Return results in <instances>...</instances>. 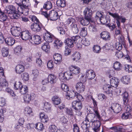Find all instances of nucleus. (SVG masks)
I'll list each match as a JSON object with an SVG mask.
<instances>
[{"mask_svg":"<svg viewBox=\"0 0 132 132\" xmlns=\"http://www.w3.org/2000/svg\"><path fill=\"white\" fill-rule=\"evenodd\" d=\"M116 55L118 58H121L123 56L122 52L120 51H117L116 52Z\"/></svg>","mask_w":132,"mask_h":132,"instance_id":"obj_55","label":"nucleus"},{"mask_svg":"<svg viewBox=\"0 0 132 132\" xmlns=\"http://www.w3.org/2000/svg\"><path fill=\"white\" fill-rule=\"evenodd\" d=\"M80 54L78 52L74 53L72 55V59L73 61H77L80 59Z\"/></svg>","mask_w":132,"mask_h":132,"instance_id":"obj_30","label":"nucleus"},{"mask_svg":"<svg viewBox=\"0 0 132 132\" xmlns=\"http://www.w3.org/2000/svg\"><path fill=\"white\" fill-rule=\"evenodd\" d=\"M86 76L88 79H94L95 76V72L92 70H88L86 71Z\"/></svg>","mask_w":132,"mask_h":132,"instance_id":"obj_18","label":"nucleus"},{"mask_svg":"<svg viewBox=\"0 0 132 132\" xmlns=\"http://www.w3.org/2000/svg\"><path fill=\"white\" fill-rule=\"evenodd\" d=\"M89 29L92 32H95L96 31V28L93 25H90L89 27Z\"/></svg>","mask_w":132,"mask_h":132,"instance_id":"obj_64","label":"nucleus"},{"mask_svg":"<svg viewBox=\"0 0 132 132\" xmlns=\"http://www.w3.org/2000/svg\"><path fill=\"white\" fill-rule=\"evenodd\" d=\"M5 12L9 15L10 18L12 19H18L19 17L18 11L16 10L15 7L12 5H8L5 8Z\"/></svg>","mask_w":132,"mask_h":132,"instance_id":"obj_1","label":"nucleus"},{"mask_svg":"<svg viewBox=\"0 0 132 132\" xmlns=\"http://www.w3.org/2000/svg\"><path fill=\"white\" fill-rule=\"evenodd\" d=\"M119 80L117 78H112L110 80V83L111 86L116 87L117 86Z\"/></svg>","mask_w":132,"mask_h":132,"instance_id":"obj_25","label":"nucleus"},{"mask_svg":"<svg viewBox=\"0 0 132 132\" xmlns=\"http://www.w3.org/2000/svg\"><path fill=\"white\" fill-rule=\"evenodd\" d=\"M71 52L70 49L68 48L67 47H65L64 51V53L65 55H68L70 54Z\"/></svg>","mask_w":132,"mask_h":132,"instance_id":"obj_58","label":"nucleus"},{"mask_svg":"<svg viewBox=\"0 0 132 132\" xmlns=\"http://www.w3.org/2000/svg\"><path fill=\"white\" fill-rule=\"evenodd\" d=\"M101 120H96L93 122L92 124L93 127V129L95 132H98L100 130V127L101 125L100 121Z\"/></svg>","mask_w":132,"mask_h":132,"instance_id":"obj_13","label":"nucleus"},{"mask_svg":"<svg viewBox=\"0 0 132 132\" xmlns=\"http://www.w3.org/2000/svg\"><path fill=\"white\" fill-rule=\"evenodd\" d=\"M72 108L75 110L77 113H78L77 114L78 115H81L82 113L80 112V110L82 108L81 102L75 101L72 102Z\"/></svg>","mask_w":132,"mask_h":132,"instance_id":"obj_4","label":"nucleus"},{"mask_svg":"<svg viewBox=\"0 0 132 132\" xmlns=\"http://www.w3.org/2000/svg\"><path fill=\"white\" fill-rule=\"evenodd\" d=\"M93 50L94 52L98 53L100 52L101 49L100 46L95 45L93 47Z\"/></svg>","mask_w":132,"mask_h":132,"instance_id":"obj_54","label":"nucleus"},{"mask_svg":"<svg viewBox=\"0 0 132 132\" xmlns=\"http://www.w3.org/2000/svg\"><path fill=\"white\" fill-rule=\"evenodd\" d=\"M20 36L22 40H25L30 39L31 37V34L28 30L22 31L21 33Z\"/></svg>","mask_w":132,"mask_h":132,"instance_id":"obj_8","label":"nucleus"},{"mask_svg":"<svg viewBox=\"0 0 132 132\" xmlns=\"http://www.w3.org/2000/svg\"><path fill=\"white\" fill-rule=\"evenodd\" d=\"M19 5L20 6V9H21V7H28L29 5V3L26 2V0H23L22 2V3H20L19 4Z\"/></svg>","mask_w":132,"mask_h":132,"instance_id":"obj_32","label":"nucleus"},{"mask_svg":"<svg viewBox=\"0 0 132 132\" xmlns=\"http://www.w3.org/2000/svg\"><path fill=\"white\" fill-rule=\"evenodd\" d=\"M57 129V127L55 125H51L49 127L48 130L50 132H55Z\"/></svg>","mask_w":132,"mask_h":132,"instance_id":"obj_53","label":"nucleus"},{"mask_svg":"<svg viewBox=\"0 0 132 132\" xmlns=\"http://www.w3.org/2000/svg\"><path fill=\"white\" fill-rule=\"evenodd\" d=\"M54 38L53 35L50 33L49 32L47 31V33H45L44 35V39L47 42L50 43L52 42Z\"/></svg>","mask_w":132,"mask_h":132,"instance_id":"obj_11","label":"nucleus"},{"mask_svg":"<svg viewBox=\"0 0 132 132\" xmlns=\"http://www.w3.org/2000/svg\"><path fill=\"white\" fill-rule=\"evenodd\" d=\"M131 115L129 112H126L122 115V118L124 119H127L130 118L131 117Z\"/></svg>","mask_w":132,"mask_h":132,"instance_id":"obj_52","label":"nucleus"},{"mask_svg":"<svg viewBox=\"0 0 132 132\" xmlns=\"http://www.w3.org/2000/svg\"><path fill=\"white\" fill-rule=\"evenodd\" d=\"M116 48L118 51L121 50L122 48V45L121 43H117L115 45Z\"/></svg>","mask_w":132,"mask_h":132,"instance_id":"obj_62","label":"nucleus"},{"mask_svg":"<svg viewBox=\"0 0 132 132\" xmlns=\"http://www.w3.org/2000/svg\"><path fill=\"white\" fill-rule=\"evenodd\" d=\"M49 17L51 20L55 21L58 19L59 16L57 13L56 11L53 10L50 12Z\"/></svg>","mask_w":132,"mask_h":132,"instance_id":"obj_12","label":"nucleus"},{"mask_svg":"<svg viewBox=\"0 0 132 132\" xmlns=\"http://www.w3.org/2000/svg\"><path fill=\"white\" fill-rule=\"evenodd\" d=\"M108 13L113 18L115 19L116 20H121V22L123 23L125 22L126 20V19L125 17L121 16H119L118 13H113L109 12H108Z\"/></svg>","mask_w":132,"mask_h":132,"instance_id":"obj_7","label":"nucleus"},{"mask_svg":"<svg viewBox=\"0 0 132 132\" xmlns=\"http://www.w3.org/2000/svg\"><path fill=\"white\" fill-rule=\"evenodd\" d=\"M44 105L43 108V110L46 112H50L51 110V105L47 102L44 103Z\"/></svg>","mask_w":132,"mask_h":132,"instance_id":"obj_31","label":"nucleus"},{"mask_svg":"<svg viewBox=\"0 0 132 132\" xmlns=\"http://www.w3.org/2000/svg\"><path fill=\"white\" fill-rule=\"evenodd\" d=\"M30 42L32 43L38 44L41 42L40 37L38 35L33 36L30 39Z\"/></svg>","mask_w":132,"mask_h":132,"instance_id":"obj_10","label":"nucleus"},{"mask_svg":"<svg viewBox=\"0 0 132 132\" xmlns=\"http://www.w3.org/2000/svg\"><path fill=\"white\" fill-rule=\"evenodd\" d=\"M35 126V128L40 131L42 130L44 128L43 124L40 122L36 123Z\"/></svg>","mask_w":132,"mask_h":132,"instance_id":"obj_43","label":"nucleus"},{"mask_svg":"<svg viewBox=\"0 0 132 132\" xmlns=\"http://www.w3.org/2000/svg\"><path fill=\"white\" fill-rule=\"evenodd\" d=\"M99 20L103 24L106 23L108 22L107 19L106 17H104V16H102Z\"/></svg>","mask_w":132,"mask_h":132,"instance_id":"obj_57","label":"nucleus"},{"mask_svg":"<svg viewBox=\"0 0 132 132\" xmlns=\"http://www.w3.org/2000/svg\"><path fill=\"white\" fill-rule=\"evenodd\" d=\"M71 27L72 30L74 33L75 34H77L79 30L78 26L76 24L72 25Z\"/></svg>","mask_w":132,"mask_h":132,"instance_id":"obj_39","label":"nucleus"},{"mask_svg":"<svg viewBox=\"0 0 132 132\" xmlns=\"http://www.w3.org/2000/svg\"><path fill=\"white\" fill-rule=\"evenodd\" d=\"M15 71L18 74H20L24 70V67L20 64L18 65L16 67Z\"/></svg>","mask_w":132,"mask_h":132,"instance_id":"obj_26","label":"nucleus"},{"mask_svg":"<svg viewBox=\"0 0 132 132\" xmlns=\"http://www.w3.org/2000/svg\"><path fill=\"white\" fill-rule=\"evenodd\" d=\"M59 79L62 81L64 82L72 78V74L70 70L64 73L60 72L59 75Z\"/></svg>","mask_w":132,"mask_h":132,"instance_id":"obj_3","label":"nucleus"},{"mask_svg":"<svg viewBox=\"0 0 132 132\" xmlns=\"http://www.w3.org/2000/svg\"><path fill=\"white\" fill-rule=\"evenodd\" d=\"M98 98L100 100H103L106 99V97L104 94H98Z\"/></svg>","mask_w":132,"mask_h":132,"instance_id":"obj_60","label":"nucleus"},{"mask_svg":"<svg viewBox=\"0 0 132 132\" xmlns=\"http://www.w3.org/2000/svg\"><path fill=\"white\" fill-rule=\"evenodd\" d=\"M49 82L52 84L55 83L57 81L56 77L54 75H50L48 77Z\"/></svg>","mask_w":132,"mask_h":132,"instance_id":"obj_27","label":"nucleus"},{"mask_svg":"<svg viewBox=\"0 0 132 132\" xmlns=\"http://www.w3.org/2000/svg\"><path fill=\"white\" fill-rule=\"evenodd\" d=\"M47 67L49 69H52L53 67V62L52 60L49 61L47 63Z\"/></svg>","mask_w":132,"mask_h":132,"instance_id":"obj_63","label":"nucleus"},{"mask_svg":"<svg viewBox=\"0 0 132 132\" xmlns=\"http://www.w3.org/2000/svg\"><path fill=\"white\" fill-rule=\"evenodd\" d=\"M42 49L44 51L48 52L50 51V46L48 43H44L42 47Z\"/></svg>","mask_w":132,"mask_h":132,"instance_id":"obj_37","label":"nucleus"},{"mask_svg":"<svg viewBox=\"0 0 132 132\" xmlns=\"http://www.w3.org/2000/svg\"><path fill=\"white\" fill-rule=\"evenodd\" d=\"M81 41V43L83 45L86 46H87L89 45L90 44V42L88 39L84 38L81 40L80 41Z\"/></svg>","mask_w":132,"mask_h":132,"instance_id":"obj_51","label":"nucleus"},{"mask_svg":"<svg viewBox=\"0 0 132 132\" xmlns=\"http://www.w3.org/2000/svg\"><path fill=\"white\" fill-rule=\"evenodd\" d=\"M76 87L77 91L80 93L83 92L85 89V85L81 82H77L76 85Z\"/></svg>","mask_w":132,"mask_h":132,"instance_id":"obj_15","label":"nucleus"},{"mask_svg":"<svg viewBox=\"0 0 132 132\" xmlns=\"http://www.w3.org/2000/svg\"><path fill=\"white\" fill-rule=\"evenodd\" d=\"M56 4L59 6L64 7L65 5V2L64 0H57Z\"/></svg>","mask_w":132,"mask_h":132,"instance_id":"obj_42","label":"nucleus"},{"mask_svg":"<svg viewBox=\"0 0 132 132\" xmlns=\"http://www.w3.org/2000/svg\"><path fill=\"white\" fill-rule=\"evenodd\" d=\"M54 43L55 47L59 48L62 46V42L61 40L56 39L55 40Z\"/></svg>","mask_w":132,"mask_h":132,"instance_id":"obj_45","label":"nucleus"},{"mask_svg":"<svg viewBox=\"0 0 132 132\" xmlns=\"http://www.w3.org/2000/svg\"><path fill=\"white\" fill-rule=\"evenodd\" d=\"M78 21L80 22L81 24L84 26L88 25L90 21L92 22H93V20L85 18V17L84 18H79V19Z\"/></svg>","mask_w":132,"mask_h":132,"instance_id":"obj_20","label":"nucleus"},{"mask_svg":"<svg viewBox=\"0 0 132 132\" xmlns=\"http://www.w3.org/2000/svg\"><path fill=\"white\" fill-rule=\"evenodd\" d=\"M22 49V47L20 46H17L15 48L14 52L15 54L19 55L20 54L21 51Z\"/></svg>","mask_w":132,"mask_h":132,"instance_id":"obj_49","label":"nucleus"},{"mask_svg":"<svg viewBox=\"0 0 132 132\" xmlns=\"http://www.w3.org/2000/svg\"><path fill=\"white\" fill-rule=\"evenodd\" d=\"M81 40V38L79 36H73L71 38H68L65 40V42L69 47H73L74 44L78 43Z\"/></svg>","mask_w":132,"mask_h":132,"instance_id":"obj_2","label":"nucleus"},{"mask_svg":"<svg viewBox=\"0 0 132 132\" xmlns=\"http://www.w3.org/2000/svg\"><path fill=\"white\" fill-rule=\"evenodd\" d=\"M84 13L85 18L93 20L92 18V13L91 10L89 9L86 8L84 11Z\"/></svg>","mask_w":132,"mask_h":132,"instance_id":"obj_19","label":"nucleus"},{"mask_svg":"<svg viewBox=\"0 0 132 132\" xmlns=\"http://www.w3.org/2000/svg\"><path fill=\"white\" fill-rule=\"evenodd\" d=\"M128 93L127 92H124L123 94V104L125 105H126L129 101V100L128 99Z\"/></svg>","mask_w":132,"mask_h":132,"instance_id":"obj_36","label":"nucleus"},{"mask_svg":"<svg viewBox=\"0 0 132 132\" xmlns=\"http://www.w3.org/2000/svg\"><path fill=\"white\" fill-rule=\"evenodd\" d=\"M42 27V24L40 22L36 23H32L30 26L31 29L35 32H37L40 31Z\"/></svg>","mask_w":132,"mask_h":132,"instance_id":"obj_5","label":"nucleus"},{"mask_svg":"<svg viewBox=\"0 0 132 132\" xmlns=\"http://www.w3.org/2000/svg\"><path fill=\"white\" fill-rule=\"evenodd\" d=\"M76 97L79 101V102H80L81 101H83L84 100V99L83 97L80 94L76 93Z\"/></svg>","mask_w":132,"mask_h":132,"instance_id":"obj_59","label":"nucleus"},{"mask_svg":"<svg viewBox=\"0 0 132 132\" xmlns=\"http://www.w3.org/2000/svg\"><path fill=\"white\" fill-rule=\"evenodd\" d=\"M76 93L73 91H68L66 93V98L68 100H70L76 96L77 94Z\"/></svg>","mask_w":132,"mask_h":132,"instance_id":"obj_22","label":"nucleus"},{"mask_svg":"<svg viewBox=\"0 0 132 132\" xmlns=\"http://www.w3.org/2000/svg\"><path fill=\"white\" fill-rule=\"evenodd\" d=\"M0 85L3 87H5L8 85V84L6 80L3 78L0 80Z\"/></svg>","mask_w":132,"mask_h":132,"instance_id":"obj_48","label":"nucleus"},{"mask_svg":"<svg viewBox=\"0 0 132 132\" xmlns=\"http://www.w3.org/2000/svg\"><path fill=\"white\" fill-rule=\"evenodd\" d=\"M11 32L12 35L16 38L19 37L21 35V28L19 27L16 26L11 28Z\"/></svg>","mask_w":132,"mask_h":132,"instance_id":"obj_6","label":"nucleus"},{"mask_svg":"<svg viewBox=\"0 0 132 132\" xmlns=\"http://www.w3.org/2000/svg\"><path fill=\"white\" fill-rule=\"evenodd\" d=\"M69 70L72 74L77 75L80 72V68L75 66L71 65L70 67Z\"/></svg>","mask_w":132,"mask_h":132,"instance_id":"obj_21","label":"nucleus"},{"mask_svg":"<svg viewBox=\"0 0 132 132\" xmlns=\"http://www.w3.org/2000/svg\"><path fill=\"white\" fill-rule=\"evenodd\" d=\"M6 103L5 100L3 97L0 98V106H3Z\"/></svg>","mask_w":132,"mask_h":132,"instance_id":"obj_61","label":"nucleus"},{"mask_svg":"<svg viewBox=\"0 0 132 132\" xmlns=\"http://www.w3.org/2000/svg\"><path fill=\"white\" fill-rule=\"evenodd\" d=\"M22 86V83L20 82H16L14 85V88L16 90H20Z\"/></svg>","mask_w":132,"mask_h":132,"instance_id":"obj_47","label":"nucleus"},{"mask_svg":"<svg viewBox=\"0 0 132 132\" xmlns=\"http://www.w3.org/2000/svg\"><path fill=\"white\" fill-rule=\"evenodd\" d=\"M61 87L62 89L66 93L69 90V88L68 86L65 84H62Z\"/></svg>","mask_w":132,"mask_h":132,"instance_id":"obj_56","label":"nucleus"},{"mask_svg":"<svg viewBox=\"0 0 132 132\" xmlns=\"http://www.w3.org/2000/svg\"><path fill=\"white\" fill-rule=\"evenodd\" d=\"M86 120H85V121H84L81 124V126L83 129H85L87 130V128L90 127V125L89 123H88L87 122H86Z\"/></svg>","mask_w":132,"mask_h":132,"instance_id":"obj_35","label":"nucleus"},{"mask_svg":"<svg viewBox=\"0 0 132 132\" xmlns=\"http://www.w3.org/2000/svg\"><path fill=\"white\" fill-rule=\"evenodd\" d=\"M104 12L102 11H97L96 13L95 18L96 19L99 20L102 16H104Z\"/></svg>","mask_w":132,"mask_h":132,"instance_id":"obj_38","label":"nucleus"},{"mask_svg":"<svg viewBox=\"0 0 132 132\" xmlns=\"http://www.w3.org/2000/svg\"><path fill=\"white\" fill-rule=\"evenodd\" d=\"M22 80L24 81H27L29 79V76L28 73L25 72L21 75Z\"/></svg>","mask_w":132,"mask_h":132,"instance_id":"obj_41","label":"nucleus"},{"mask_svg":"<svg viewBox=\"0 0 132 132\" xmlns=\"http://www.w3.org/2000/svg\"><path fill=\"white\" fill-rule=\"evenodd\" d=\"M130 80L129 76L126 75L123 76L121 79V81L126 84H128Z\"/></svg>","mask_w":132,"mask_h":132,"instance_id":"obj_33","label":"nucleus"},{"mask_svg":"<svg viewBox=\"0 0 132 132\" xmlns=\"http://www.w3.org/2000/svg\"><path fill=\"white\" fill-rule=\"evenodd\" d=\"M55 60L54 63L56 64L60 63L62 61V56L58 53L55 54L53 55Z\"/></svg>","mask_w":132,"mask_h":132,"instance_id":"obj_23","label":"nucleus"},{"mask_svg":"<svg viewBox=\"0 0 132 132\" xmlns=\"http://www.w3.org/2000/svg\"><path fill=\"white\" fill-rule=\"evenodd\" d=\"M21 9H20V7L18 8V12L24 15H27L28 14L29 10L28 7L26 8L25 7H21Z\"/></svg>","mask_w":132,"mask_h":132,"instance_id":"obj_28","label":"nucleus"},{"mask_svg":"<svg viewBox=\"0 0 132 132\" xmlns=\"http://www.w3.org/2000/svg\"><path fill=\"white\" fill-rule=\"evenodd\" d=\"M87 28H81V31L80 33V35L82 37H85L87 34Z\"/></svg>","mask_w":132,"mask_h":132,"instance_id":"obj_50","label":"nucleus"},{"mask_svg":"<svg viewBox=\"0 0 132 132\" xmlns=\"http://www.w3.org/2000/svg\"><path fill=\"white\" fill-rule=\"evenodd\" d=\"M95 117L96 115L95 114H88L87 115L85 120H86V121H87V122L88 123H89V122L93 123L95 121Z\"/></svg>","mask_w":132,"mask_h":132,"instance_id":"obj_16","label":"nucleus"},{"mask_svg":"<svg viewBox=\"0 0 132 132\" xmlns=\"http://www.w3.org/2000/svg\"><path fill=\"white\" fill-rule=\"evenodd\" d=\"M121 64L118 62H115L114 65V67L115 70L119 71L121 69Z\"/></svg>","mask_w":132,"mask_h":132,"instance_id":"obj_46","label":"nucleus"},{"mask_svg":"<svg viewBox=\"0 0 132 132\" xmlns=\"http://www.w3.org/2000/svg\"><path fill=\"white\" fill-rule=\"evenodd\" d=\"M110 109L113 111L114 112L116 113H119L122 110L121 105L117 103L113 104L110 107Z\"/></svg>","mask_w":132,"mask_h":132,"instance_id":"obj_9","label":"nucleus"},{"mask_svg":"<svg viewBox=\"0 0 132 132\" xmlns=\"http://www.w3.org/2000/svg\"><path fill=\"white\" fill-rule=\"evenodd\" d=\"M15 40L13 38L8 37L6 38L5 42L9 46H12L15 43Z\"/></svg>","mask_w":132,"mask_h":132,"instance_id":"obj_24","label":"nucleus"},{"mask_svg":"<svg viewBox=\"0 0 132 132\" xmlns=\"http://www.w3.org/2000/svg\"><path fill=\"white\" fill-rule=\"evenodd\" d=\"M52 3L50 1L46 3L44 6V8L46 10H50L52 7Z\"/></svg>","mask_w":132,"mask_h":132,"instance_id":"obj_44","label":"nucleus"},{"mask_svg":"<svg viewBox=\"0 0 132 132\" xmlns=\"http://www.w3.org/2000/svg\"><path fill=\"white\" fill-rule=\"evenodd\" d=\"M34 95L33 94H25L23 97L25 102L26 103H29L31 100L33 99Z\"/></svg>","mask_w":132,"mask_h":132,"instance_id":"obj_17","label":"nucleus"},{"mask_svg":"<svg viewBox=\"0 0 132 132\" xmlns=\"http://www.w3.org/2000/svg\"><path fill=\"white\" fill-rule=\"evenodd\" d=\"M20 90L21 94H25L28 91V87L26 86H22Z\"/></svg>","mask_w":132,"mask_h":132,"instance_id":"obj_40","label":"nucleus"},{"mask_svg":"<svg viewBox=\"0 0 132 132\" xmlns=\"http://www.w3.org/2000/svg\"><path fill=\"white\" fill-rule=\"evenodd\" d=\"M9 49L8 48L4 47L2 49V55L3 57H7L9 53Z\"/></svg>","mask_w":132,"mask_h":132,"instance_id":"obj_34","label":"nucleus"},{"mask_svg":"<svg viewBox=\"0 0 132 132\" xmlns=\"http://www.w3.org/2000/svg\"><path fill=\"white\" fill-rule=\"evenodd\" d=\"M100 35L101 38L104 40L108 41L111 39L110 34L107 31H103L101 33Z\"/></svg>","mask_w":132,"mask_h":132,"instance_id":"obj_14","label":"nucleus"},{"mask_svg":"<svg viewBox=\"0 0 132 132\" xmlns=\"http://www.w3.org/2000/svg\"><path fill=\"white\" fill-rule=\"evenodd\" d=\"M52 101L53 103L55 105H57L61 102L60 99L56 96H53L52 98Z\"/></svg>","mask_w":132,"mask_h":132,"instance_id":"obj_29","label":"nucleus"}]
</instances>
